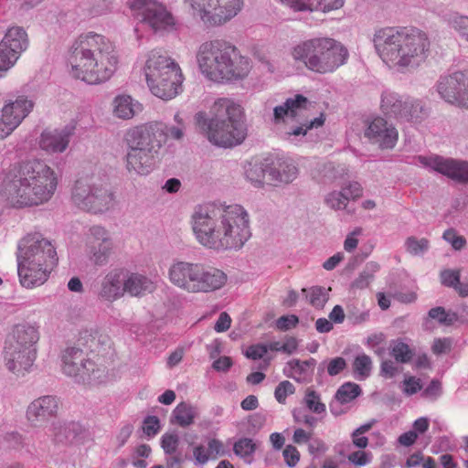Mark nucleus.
Wrapping results in <instances>:
<instances>
[{"mask_svg": "<svg viewBox=\"0 0 468 468\" xmlns=\"http://www.w3.org/2000/svg\"><path fill=\"white\" fill-rule=\"evenodd\" d=\"M112 9L111 0H94L90 14L94 16L107 14Z\"/></svg>", "mask_w": 468, "mask_h": 468, "instance_id": "nucleus-59", "label": "nucleus"}, {"mask_svg": "<svg viewBox=\"0 0 468 468\" xmlns=\"http://www.w3.org/2000/svg\"><path fill=\"white\" fill-rule=\"evenodd\" d=\"M450 24L468 41V16H454L451 18Z\"/></svg>", "mask_w": 468, "mask_h": 468, "instance_id": "nucleus-54", "label": "nucleus"}, {"mask_svg": "<svg viewBox=\"0 0 468 468\" xmlns=\"http://www.w3.org/2000/svg\"><path fill=\"white\" fill-rule=\"evenodd\" d=\"M372 367V361L369 356L362 354L357 356L353 362V369L355 374L360 378H367Z\"/></svg>", "mask_w": 468, "mask_h": 468, "instance_id": "nucleus-43", "label": "nucleus"}, {"mask_svg": "<svg viewBox=\"0 0 468 468\" xmlns=\"http://www.w3.org/2000/svg\"><path fill=\"white\" fill-rule=\"evenodd\" d=\"M95 347L96 337L91 333H82L76 346H69L62 351L60 365L62 372L83 382L97 378L95 375L100 369L89 357V352H94Z\"/></svg>", "mask_w": 468, "mask_h": 468, "instance_id": "nucleus-10", "label": "nucleus"}, {"mask_svg": "<svg viewBox=\"0 0 468 468\" xmlns=\"http://www.w3.org/2000/svg\"><path fill=\"white\" fill-rule=\"evenodd\" d=\"M247 178L253 184V186L260 187L265 183L267 176V183L269 184V168L265 169L261 165H250L246 169Z\"/></svg>", "mask_w": 468, "mask_h": 468, "instance_id": "nucleus-40", "label": "nucleus"}, {"mask_svg": "<svg viewBox=\"0 0 468 468\" xmlns=\"http://www.w3.org/2000/svg\"><path fill=\"white\" fill-rule=\"evenodd\" d=\"M297 175V168L287 161L278 160L269 168V184L290 183Z\"/></svg>", "mask_w": 468, "mask_h": 468, "instance_id": "nucleus-32", "label": "nucleus"}, {"mask_svg": "<svg viewBox=\"0 0 468 468\" xmlns=\"http://www.w3.org/2000/svg\"><path fill=\"white\" fill-rule=\"evenodd\" d=\"M429 316L444 324H452L453 322L458 320L456 314H449L443 307L440 306L431 308L429 311Z\"/></svg>", "mask_w": 468, "mask_h": 468, "instance_id": "nucleus-46", "label": "nucleus"}, {"mask_svg": "<svg viewBox=\"0 0 468 468\" xmlns=\"http://www.w3.org/2000/svg\"><path fill=\"white\" fill-rule=\"evenodd\" d=\"M192 229L199 244L215 250L239 249L250 237L249 215L239 205L201 208L192 217Z\"/></svg>", "mask_w": 468, "mask_h": 468, "instance_id": "nucleus-1", "label": "nucleus"}, {"mask_svg": "<svg viewBox=\"0 0 468 468\" xmlns=\"http://www.w3.org/2000/svg\"><path fill=\"white\" fill-rule=\"evenodd\" d=\"M437 89L446 101L468 109V69L441 77Z\"/></svg>", "mask_w": 468, "mask_h": 468, "instance_id": "nucleus-16", "label": "nucleus"}, {"mask_svg": "<svg viewBox=\"0 0 468 468\" xmlns=\"http://www.w3.org/2000/svg\"><path fill=\"white\" fill-rule=\"evenodd\" d=\"M291 54L294 60L318 74L335 71L348 58L346 48L331 37H313L301 41L292 48Z\"/></svg>", "mask_w": 468, "mask_h": 468, "instance_id": "nucleus-7", "label": "nucleus"}, {"mask_svg": "<svg viewBox=\"0 0 468 468\" xmlns=\"http://www.w3.org/2000/svg\"><path fill=\"white\" fill-rule=\"evenodd\" d=\"M308 103L306 97L297 94L294 98L287 99L283 105L274 108V118L279 121L284 116L296 117L306 109Z\"/></svg>", "mask_w": 468, "mask_h": 468, "instance_id": "nucleus-33", "label": "nucleus"}, {"mask_svg": "<svg viewBox=\"0 0 468 468\" xmlns=\"http://www.w3.org/2000/svg\"><path fill=\"white\" fill-rule=\"evenodd\" d=\"M294 392L295 387L290 381L283 380L276 387L274 396L279 403L284 404L287 397Z\"/></svg>", "mask_w": 468, "mask_h": 468, "instance_id": "nucleus-48", "label": "nucleus"}, {"mask_svg": "<svg viewBox=\"0 0 468 468\" xmlns=\"http://www.w3.org/2000/svg\"><path fill=\"white\" fill-rule=\"evenodd\" d=\"M343 191L347 194L350 199H356L362 196L363 188L357 182H351L346 186L342 187Z\"/></svg>", "mask_w": 468, "mask_h": 468, "instance_id": "nucleus-63", "label": "nucleus"}, {"mask_svg": "<svg viewBox=\"0 0 468 468\" xmlns=\"http://www.w3.org/2000/svg\"><path fill=\"white\" fill-rule=\"evenodd\" d=\"M303 401L307 409L315 414H322L326 410V406L322 402L321 396L311 388L305 390Z\"/></svg>", "mask_w": 468, "mask_h": 468, "instance_id": "nucleus-39", "label": "nucleus"}, {"mask_svg": "<svg viewBox=\"0 0 468 468\" xmlns=\"http://www.w3.org/2000/svg\"><path fill=\"white\" fill-rule=\"evenodd\" d=\"M133 14L154 30L166 29L175 25V18L165 6L155 0H128Z\"/></svg>", "mask_w": 468, "mask_h": 468, "instance_id": "nucleus-15", "label": "nucleus"}, {"mask_svg": "<svg viewBox=\"0 0 468 468\" xmlns=\"http://www.w3.org/2000/svg\"><path fill=\"white\" fill-rule=\"evenodd\" d=\"M365 134L373 143L386 149L393 148L399 136L397 129L381 117L375 118L369 123Z\"/></svg>", "mask_w": 468, "mask_h": 468, "instance_id": "nucleus-24", "label": "nucleus"}, {"mask_svg": "<svg viewBox=\"0 0 468 468\" xmlns=\"http://www.w3.org/2000/svg\"><path fill=\"white\" fill-rule=\"evenodd\" d=\"M460 271L445 270L441 272V282L447 287L454 288L460 280Z\"/></svg>", "mask_w": 468, "mask_h": 468, "instance_id": "nucleus-55", "label": "nucleus"}, {"mask_svg": "<svg viewBox=\"0 0 468 468\" xmlns=\"http://www.w3.org/2000/svg\"><path fill=\"white\" fill-rule=\"evenodd\" d=\"M346 367V362L343 357L337 356L331 359L327 365V373L330 376H336Z\"/></svg>", "mask_w": 468, "mask_h": 468, "instance_id": "nucleus-60", "label": "nucleus"}, {"mask_svg": "<svg viewBox=\"0 0 468 468\" xmlns=\"http://www.w3.org/2000/svg\"><path fill=\"white\" fill-rule=\"evenodd\" d=\"M391 351L390 354L396 359V361L400 363H408L410 361L413 356V352L410 347L404 343L403 341L398 339L391 343Z\"/></svg>", "mask_w": 468, "mask_h": 468, "instance_id": "nucleus-41", "label": "nucleus"}, {"mask_svg": "<svg viewBox=\"0 0 468 468\" xmlns=\"http://www.w3.org/2000/svg\"><path fill=\"white\" fill-rule=\"evenodd\" d=\"M154 290V282L147 277L139 273H128L124 271L123 294L128 293L133 297H140Z\"/></svg>", "mask_w": 468, "mask_h": 468, "instance_id": "nucleus-30", "label": "nucleus"}, {"mask_svg": "<svg viewBox=\"0 0 468 468\" xmlns=\"http://www.w3.org/2000/svg\"><path fill=\"white\" fill-rule=\"evenodd\" d=\"M34 102L25 95H19L15 100L5 102L1 113L19 126L24 119L32 112Z\"/></svg>", "mask_w": 468, "mask_h": 468, "instance_id": "nucleus-27", "label": "nucleus"}, {"mask_svg": "<svg viewBox=\"0 0 468 468\" xmlns=\"http://www.w3.org/2000/svg\"><path fill=\"white\" fill-rule=\"evenodd\" d=\"M443 239L457 250H462L466 244L465 239L463 236L457 235V232L453 229L445 230Z\"/></svg>", "mask_w": 468, "mask_h": 468, "instance_id": "nucleus-51", "label": "nucleus"}, {"mask_svg": "<svg viewBox=\"0 0 468 468\" xmlns=\"http://www.w3.org/2000/svg\"><path fill=\"white\" fill-rule=\"evenodd\" d=\"M18 126L16 125L11 120L0 115V140L8 137Z\"/></svg>", "mask_w": 468, "mask_h": 468, "instance_id": "nucleus-58", "label": "nucleus"}, {"mask_svg": "<svg viewBox=\"0 0 468 468\" xmlns=\"http://www.w3.org/2000/svg\"><path fill=\"white\" fill-rule=\"evenodd\" d=\"M282 455L286 464L290 467H294L300 460V452L292 445H287L282 452Z\"/></svg>", "mask_w": 468, "mask_h": 468, "instance_id": "nucleus-56", "label": "nucleus"}, {"mask_svg": "<svg viewBox=\"0 0 468 468\" xmlns=\"http://www.w3.org/2000/svg\"><path fill=\"white\" fill-rule=\"evenodd\" d=\"M142 109V104L134 101L130 95H118L112 101L113 115L122 120L132 119Z\"/></svg>", "mask_w": 468, "mask_h": 468, "instance_id": "nucleus-31", "label": "nucleus"}, {"mask_svg": "<svg viewBox=\"0 0 468 468\" xmlns=\"http://www.w3.org/2000/svg\"><path fill=\"white\" fill-rule=\"evenodd\" d=\"M349 197L346 194L343 189L341 191H334L325 198L326 204L334 209H344L346 207Z\"/></svg>", "mask_w": 468, "mask_h": 468, "instance_id": "nucleus-44", "label": "nucleus"}, {"mask_svg": "<svg viewBox=\"0 0 468 468\" xmlns=\"http://www.w3.org/2000/svg\"><path fill=\"white\" fill-rule=\"evenodd\" d=\"M344 4V0H308L307 10L328 12L338 9Z\"/></svg>", "mask_w": 468, "mask_h": 468, "instance_id": "nucleus-42", "label": "nucleus"}, {"mask_svg": "<svg viewBox=\"0 0 468 468\" xmlns=\"http://www.w3.org/2000/svg\"><path fill=\"white\" fill-rule=\"evenodd\" d=\"M381 110L388 117L408 122L417 121L423 112V107L419 101L410 98L402 100L393 92H384L381 99Z\"/></svg>", "mask_w": 468, "mask_h": 468, "instance_id": "nucleus-17", "label": "nucleus"}, {"mask_svg": "<svg viewBox=\"0 0 468 468\" xmlns=\"http://www.w3.org/2000/svg\"><path fill=\"white\" fill-rule=\"evenodd\" d=\"M237 455L246 457L251 455L255 451V444L250 439H241L238 441L233 447Z\"/></svg>", "mask_w": 468, "mask_h": 468, "instance_id": "nucleus-49", "label": "nucleus"}, {"mask_svg": "<svg viewBox=\"0 0 468 468\" xmlns=\"http://www.w3.org/2000/svg\"><path fill=\"white\" fill-rule=\"evenodd\" d=\"M200 72L209 80L223 83L246 78L251 63L233 45L220 39L202 43L197 52Z\"/></svg>", "mask_w": 468, "mask_h": 468, "instance_id": "nucleus-6", "label": "nucleus"}, {"mask_svg": "<svg viewBox=\"0 0 468 468\" xmlns=\"http://www.w3.org/2000/svg\"><path fill=\"white\" fill-rule=\"evenodd\" d=\"M58 409V401L56 397L42 396L28 405L27 418L32 426L42 427L52 418L57 417Z\"/></svg>", "mask_w": 468, "mask_h": 468, "instance_id": "nucleus-19", "label": "nucleus"}, {"mask_svg": "<svg viewBox=\"0 0 468 468\" xmlns=\"http://www.w3.org/2000/svg\"><path fill=\"white\" fill-rule=\"evenodd\" d=\"M75 129L74 121L61 129H46L40 135V148L48 154L63 153L68 148Z\"/></svg>", "mask_w": 468, "mask_h": 468, "instance_id": "nucleus-20", "label": "nucleus"}, {"mask_svg": "<svg viewBox=\"0 0 468 468\" xmlns=\"http://www.w3.org/2000/svg\"><path fill=\"white\" fill-rule=\"evenodd\" d=\"M68 62L72 78L97 85L106 82L115 74L120 57L112 40L90 31L80 34L73 41Z\"/></svg>", "mask_w": 468, "mask_h": 468, "instance_id": "nucleus-2", "label": "nucleus"}, {"mask_svg": "<svg viewBox=\"0 0 468 468\" xmlns=\"http://www.w3.org/2000/svg\"><path fill=\"white\" fill-rule=\"evenodd\" d=\"M160 430V421L156 416H148L143 423V431L148 437L154 436Z\"/></svg>", "mask_w": 468, "mask_h": 468, "instance_id": "nucleus-53", "label": "nucleus"}, {"mask_svg": "<svg viewBox=\"0 0 468 468\" xmlns=\"http://www.w3.org/2000/svg\"><path fill=\"white\" fill-rule=\"evenodd\" d=\"M58 184L56 172L46 163L32 160L19 165L4 183L3 196L14 207L39 206L49 201Z\"/></svg>", "mask_w": 468, "mask_h": 468, "instance_id": "nucleus-4", "label": "nucleus"}, {"mask_svg": "<svg viewBox=\"0 0 468 468\" xmlns=\"http://www.w3.org/2000/svg\"><path fill=\"white\" fill-rule=\"evenodd\" d=\"M39 337L38 326L36 324H17L13 329L12 335L5 341V345L37 351L36 345Z\"/></svg>", "mask_w": 468, "mask_h": 468, "instance_id": "nucleus-26", "label": "nucleus"}, {"mask_svg": "<svg viewBox=\"0 0 468 468\" xmlns=\"http://www.w3.org/2000/svg\"><path fill=\"white\" fill-rule=\"evenodd\" d=\"M167 276L174 286L189 293L213 292L228 281L227 274L218 268L184 261L173 262Z\"/></svg>", "mask_w": 468, "mask_h": 468, "instance_id": "nucleus-9", "label": "nucleus"}, {"mask_svg": "<svg viewBox=\"0 0 468 468\" xmlns=\"http://www.w3.org/2000/svg\"><path fill=\"white\" fill-rule=\"evenodd\" d=\"M331 288H324L322 286H313L309 289H303V293L308 303L315 309H323L329 299V292Z\"/></svg>", "mask_w": 468, "mask_h": 468, "instance_id": "nucleus-37", "label": "nucleus"}, {"mask_svg": "<svg viewBox=\"0 0 468 468\" xmlns=\"http://www.w3.org/2000/svg\"><path fill=\"white\" fill-rule=\"evenodd\" d=\"M165 139L163 123L149 122L128 128L122 141L126 149L159 154Z\"/></svg>", "mask_w": 468, "mask_h": 468, "instance_id": "nucleus-13", "label": "nucleus"}, {"mask_svg": "<svg viewBox=\"0 0 468 468\" xmlns=\"http://www.w3.org/2000/svg\"><path fill=\"white\" fill-rule=\"evenodd\" d=\"M143 70L154 96L169 101L182 91L185 77L179 64L161 50L154 49L146 55Z\"/></svg>", "mask_w": 468, "mask_h": 468, "instance_id": "nucleus-8", "label": "nucleus"}, {"mask_svg": "<svg viewBox=\"0 0 468 468\" xmlns=\"http://www.w3.org/2000/svg\"><path fill=\"white\" fill-rule=\"evenodd\" d=\"M299 323L298 316L294 314L283 315L276 321V326L282 331H287L291 328L296 327Z\"/></svg>", "mask_w": 468, "mask_h": 468, "instance_id": "nucleus-57", "label": "nucleus"}, {"mask_svg": "<svg viewBox=\"0 0 468 468\" xmlns=\"http://www.w3.org/2000/svg\"><path fill=\"white\" fill-rule=\"evenodd\" d=\"M71 200L82 210L100 213L109 209L113 196L101 178L94 175H84L75 181Z\"/></svg>", "mask_w": 468, "mask_h": 468, "instance_id": "nucleus-11", "label": "nucleus"}, {"mask_svg": "<svg viewBox=\"0 0 468 468\" xmlns=\"http://www.w3.org/2000/svg\"><path fill=\"white\" fill-rule=\"evenodd\" d=\"M18 261L37 264L51 272L58 263L57 251L49 240L40 234H28L19 244Z\"/></svg>", "mask_w": 468, "mask_h": 468, "instance_id": "nucleus-14", "label": "nucleus"}, {"mask_svg": "<svg viewBox=\"0 0 468 468\" xmlns=\"http://www.w3.org/2000/svg\"><path fill=\"white\" fill-rule=\"evenodd\" d=\"M197 415V411L195 407L188 403L181 402L173 410L171 421L181 427H187L194 422Z\"/></svg>", "mask_w": 468, "mask_h": 468, "instance_id": "nucleus-36", "label": "nucleus"}, {"mask_svg": "<svg viewBox=\"0 0 468 468\" xmlns=\"http://www.w3.org/2000/svg\"><path fill=\"white\" fill-rule=\"evenodd\" d=\"M37 357V351L5 345L4 348V361L6 368L17 375H24L31 368Z\"/></svg>", "mask_w": 468, "mask_h": 468, "instance_id": "nucleus-21", "label": "nucleus"}, {"mask_svg": "<svg viewBox=\"0 0 468 468\" xmlns=\"http://www.w3.org/2000/svg\"><path fill=\"white\" fill-rule=\"evenodd\" d=\"M360 393L361 388L357 384L347 382L337 389L335 397L341 404H345L354 400Z\"/></svg>", "mask_w": 468, "mask_h": 468, "instance_id": "nucleus-38", "label": "nucleus"}, {"mask_svg": "<svg viewBox=\"0 0 468 468\" xmlns=\"http://www.w3.org/2000/svg\"><path fill=\"white\" fill-rule=\"evenodd\" d=\"M86 252L96 265L107 263L112 250V241L109 232L101 226H93L89 229L85 239Z\"/></svg>", "mask_w": 468, "mask_h": 468, "instance_id": "nucleus-18", "label": "nucleus"}, {"mask_svg": "<svg viewBox=\"0 0 468 468\" xmlns=\"http://www.w3.org/2000/svg\"><path fill=\"white\" fill-rule=\"evenodd\" d=\"M211 118L205 112L196 114L197 125L206 133L207 140L220 147L240 144L247 136L241 106L229 98H219L210 107Z\"/></svg>", "mask_w": 468, "mask_h": 468, "instance_id": "nucleus-5", "label": "nucleus"}, {"mask_svg": "<svg viewBox=\"0 0 468 468\" xmlns=\"http://www.w3.org/2000/svg\"><path fill=\"white\" fill-rule=\"evenodd\" d=\"M161 446L165 453H174L178 446V436L174 433H165L162 436Z\"/></svg>", "mask_w": 468, "mask_h": 468, "instance_id": "nucleus-52", "label": "nucleus"}, {"mask_svg": "<svg viewBox=\"0 0 468 468\" xmlns=\"http://www.w3.org/2000/svg\"><path fill=\"white\" fill-rule=\"evenodd\" d=\"M429 244V240L425 238L418 239L415 237H409L405 241L407 251L413 255H417L427 250Z\"/></svg>", "mask_w": 468, "mask_h": 468, "instance_id": "nucleus-45", "label": "nucleus"}, {"mask_svg": "<svg viewBox=\"0 0 468 468\" xmlns=\"http://www.w3.org/2000/svg\"><path fill=\"white\" fill-rule=\"evenodd\" d=\"M421 162L453 180L468 183V162L443 158L441 156L421 157Z\"/></svg>", "mask_w": 468, "mask_h": 468, "instance_id": "nucleus-22", "label": "nucleus"}, {"mask_svg": "<svg viewBox=\"0 0 468 468\" xmlns=\"http://www.w3.org/2000/svg\"><path fill=\"white\" fill-rule=\"evenodd\" d=\"M0 43L20 56L28 47L27 34L22 27H11Z\"/></svg>", "mask_w": 468, "mask_h": 468, "instance_id": "nucleus-34", "label": "nucleus"}, {"mask_svg": "<svg viewBox=\"0 0 468 468\" xmlns=\"http://www.w3.org/2000/svg\"><path fill=\"white\" fill-rule=\"evenodd\" d=\"M325 121V117L324 113H321L319 117L314 118L313 121H311L309 123H304L299 127H296L292 129L290 132H287L288 135H305L307 131L312 128H318L324 125Z\"/></svg>", "mask_w": 468, "mask_h": 468, "instance_id": "nucleus-47", "label": "nucleus"}, {"mask_svg": "<svg viewBox=\"0 0 468 468\" xmlns=\"http://www.w3.org/2000/svg\"><path fill=\"white\" fill-rule=\"evenodd\" d=\"M157 156L156 153L126 149L125 167L130 174L147 175L153 169Z\"/></svg>", "mask_w": 468, "mask_h": 468, "instance_id": "nucleus-25", "label": "nucleus"}, {"mask_svg": "<svg viewBox=\"0 0 468 468\" xmlns=\"http://www.w3.org/2000/svg\"><path fill=\"white\" fill-rule=\"evenodd\" d=\"M347 460L350 463L356 466H365L371 463V452L363 450L356 451L347 455Z\"/></svg>", "mask_w": 468, "mask_h": 468, "instance_id": "nucleus-50", "label": "nucleus"}, {"mask_svg": "<svg viewBox=\"0 0 468 468\" xmlns=\"http://www.w3.org/2000/svg\"><path fill=\"white\" fill-rule=\"evenodd\" d=\"M17 272L21 285L27 289L44 284L51 272L42 269L37 264H28L18 261Z\"/></svg>", "mask_w": 468, "mask_h": 468, "instance_id": "nucleus-28", "label": "nucleus"}, {"mask_svg": "<svg viewBox=\"0 0 468 468\" xmlns=\"http://www.w3.org/2000/svg\"><path fill=\"white\" fill-rule=\"evenodd\" d=\"M314 366V358L305 361L292 359L287 363L285 374L298 382H303L312 376Z\"/></svg>", "mask_w": 468, "mask_h": 468, "instance_id": "nucleus-35", "label": "nucleus"}, {"mask_svg": "<svg viewBox=\"0 0 468 468\" xmlns=\"http://www.w3.org/2000/svg\"><path fill=\"white\" fill-rule=\"evenodd\" d=\"M17 272L21 285L27 289L44 284L51 272L42 269L37 264H28L18 261Z\"/></svg>", "mask_w": 468, "mask_h": 468, "instance_id": "nucleus-29", "label": "nucleus"}, {"mask_svg": "<svg viewBox=\"0 0 468 468\" xmlns=\"http://www.w3.org/2000/svg\"><path fill=\"white\" fill-rule=\"evenodd\" d=\"M194 18L207 27H221L242 10L243 0H184Z\"/></svg>", "mask_w": 468, "mask_h": 468, "instance_id": "nucleus-12", "label": "nucleus"}, {"mask_svg": "<svg viewBox=\"0 0 468 468\" xmlns=\"http://www.w3.org/2000/svg\"><path fill=\"white\" fill-rule=\"evenodd\" d=\"M376 51L390 69H417L429 57L431 41L426 32L414 27H387L376 31Z\"/></svg>", "mask_w": 468, "mask_h": 468, "instance_id": "nucleus-3", "label": "nucleus"}, {"mask_svg": "<svg viewBox=\"0 0 468 468\" xmlns=\"http://www.w3.org/2000/svg\"><path fill=\"white\" fill-rule=\"evenodd\" d=\"M268 352V347L266 345L258 344L252 345L248 347L246 351V356L257 360L262 358Z\"/></svg>", "mask_w": 468, "mask_h": 468, "instance_id": "nucleus-61", "label": "nucleus"}, {"mask_svg": "<svg viewBox=\"0 0 468 468\" xmlns=\"http://www.w3.org/2000/svg\"><path fill=\"white\" fill-rule=\"evenodd\" d=\"M231 325V318L230 316L226 313L222 312L214 326L215 331L218 333H222L229 329Z\"/></svg>", "mask_w": 468, "mask_h": 468, "instance_id": "nucleus-64", "label": "nucleus"}, {"mask_svg": "<svg viewBox=\"0 0 468 468\" xmlns=\"http://www.w3.org/2000/svg\"><path fill=\"white\" fill-rule=\"evenodd\" d=\"M404 393L407 395L416 394L422 388V385L420 383V379L416 378L415 377H409L404 380Z\"/></svg>", "mask_w": 468, "mask_h": 468, "instance_id": "nucleus-62", "label": "nucleus"}, {"mask_svg": "<svg viewBox=\"0 0 468 468\" xmlns=\"http://www.w3.org/2000/svg\"><path fill=\"white\" fill-rule=\"evenodd\" d=\"M124 270L113 269L101 279L97 295L101 301L112 303L123 296Z\"/></svg>", "mask_w": 468, "mask_h": 468, "instance_id": "nucleus-23", "label": "nucleus"}]
</instances>
